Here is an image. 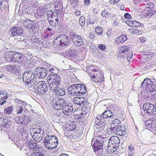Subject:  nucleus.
<instances>
[{
	"instance_id": "f257e3e1",
	"label": "nucleus",
	"mask_w": 156,
	"mask_h": 156,
	"mask_svg": "<svg viewBox=\"0 0 156 156\" xmlns=\"http://www.w3.org/2000/svg\"><path fill=\"white\" fill-rule=\"evenodd\" d=\"M4 58L8 62H17L22 66H26L27 61L23 60V56L16 52L8 51L6 53Z\"/></svg>"
},
{
	"instance_id": "f03ea898",
	"label": "nucleus",
	"mask_w": 156,
	"mask_h": 156,
	"mask_svg": "<svg viewBox=\"0 0 156 156\" xmlns=\"http://www.w3.org/2000/svg\"><path fill=\"white\" fill-rule=\"evenodd\" d=\"M108 139L105 135H99L97 138H93L91 141V144L94 152L98 151L102 149L104 143Z\"/></svg>"
},
{
	"instance_id": "7ed1b4c3",
	"label": "nucleus",
	"mask_w": 156,
	"mask_h": 156,
	"mask_svg": "<svg viewBox=\"0 0 156 156\" xmlns=\"http://www.w3.org/2000/svg\"><path fill=\"white\" fill-rule=\"evenodd\" d=\"M73 101L75 105H77L81 107V110L85 112H88L90 111V104L87 101V100L82 97H76L73 99Z\"/></svg>"
},
{
	"instance_id": "20e7f679",
	"label": "nucleus",
	"mask_w": 156,
	"mask_h": 156,
	"mask_svg": "<svg viewBox=\"0 0 156 156\" xmlns=\"http://www.w3.org/2000/svg\"><path fill=\"white\" fill-rule=\"evenodd\" d=\"M22 78L25 85L29 87H31L34 84H36V78L33 73L29 70L26 71L23 74Z\"/></svg>"
},
{
	"instance_id": "39448f33",
	"label": "nucleus",
	"mask_w": 156,
	"mask_h": 156,
	"mask_svg": "<svg viewBox=\"0 0 156 156\" xmlns=\"http://www.w3.org/2000/svg\"><path fill=\"white\" fill-rule=\"evenodd\" d=\"M108 143V153H112L118 149L120 143V140L118 137L112 136L109 139Z\"/></svg>"
},
{
	"instance_id": "423d86ee",
	"label": "nucleus",
	"mask_w": 156,
	"mask_h": 156,
	"mask_svg": "<svg viewBox=\"0 0 156 156\" xmlns=\"http://www.w3.org/2000/svg\"><path fill=\"white\" fill-rule=\"evenodd\" d=\"M44 143L47 146L48 149L51 150L57 147L58 145V138L54 135H48L45 137Z\"/></svg>"
},
{
	"instance_id": "0eeeda50",
	"label": "nucleus",
	"mask_w": 156,
	"mask_h": 156,
	"mask_svg": "<svg viewBox=\"0 0 156 156\" xmlns=\"http://www.w3.org/2000/svg\"><path fill=\"white\" fill-rule=\"evenodd\" d=\"M54 42L62 47L68 46L70 43V38L66 34H59L54 39Z\"/></svg>"
},
{
	"instance_id": "6e6552de",
	"label": "nucleus",
	"mask_w": 156,
	"mask_h": 156,
	"mask_svg": "<svg viewBox=\"0 0 156 156\" xmlns=\"http://www.w3.org/2000/svg\"><path fill=\"white\" fill-rule=\"evenodd\" d=\"M141 86L151 92L156 91V85L150 79H144Z\"/></svg>"
},
{
	"instance_id": "1a4fd4ad",
	"label": "nucleus",
	"mask_w": 156,
	"mask_h": 156,
	"mask_svg": "<svg viewBox=\"0 0 156 156\" xmlns=\"http://www.w3.org/2000/svg\"><path fill=\"white\" fill-rule=\"evenodd\" d=\"M104 116L102 114L100 116L95 118V123L94 125L96 128L103 130L105 128L107 118H104Z\"/></svg>"
},
{
	"instance_id": "9d476101",
	"label": "nucleus",
	"mask_w": 156,
	"mask_h": 156,
	"mask_svg": "<svg viewBox=\"0 0 156 156\" xmlns=\"http://www.w3.org/2000/svg\"><path fill=\"white\" fill-rule=\"evenodd\" d=\"M36 84L33 85L35 86V90L39 94H43L48 90V86L46 83L44 81H40L36 83Z\"/></svg>"
},
{
	"instance_id": "9b49d317",
	"label": "nucleus",
	"mask_w": 156,
	"mask_h": 156,
	"mask_svg": "<svg viewBox=\"0 0 156 156\" xmlns=\"http://www.w3.org/2000/svg\"><path fill=\"white\" fill-rule=\"evenodd\" d=\"M23 25L26 27V28L30 32H35L38 30V25L35 22H32L30 20L25 21Z\"/></svg>"
},
{
	"instance_id": "f8f14e48",
	"label": "nucleus",
	"mask_w": 156,
	"mask_h": 156,
	"mask_svg": "<svg viewBox=\"0 0 156 156\" xmlns=\"http://www.w3.org/2000/svg\"><path fill=\"white\" fill-rule=\"evenodd\" d=\"M9 34L11 36H23L24 31L22 28L20 27H12L9 32Z\"/></svg>"
},
{
	"instance_id": "ddd939ff",
	"label": "nucleus",
	"mask_w": 156,
	"mask_h": 156,
	"mask_svg": "<svg viewBox=\"0 0 156 156\" xmlns=\"http://www.w3.org/2000/svg\"><path fill=\"white\" fill-rule=\"evenodd\" d=\"M143 108L145 111H146L148 114L156 117V106H154V105L150 103L144 104Z\"/></svg>"
},
{
	"instance_id": "4468645a",
	"label": "nucleus",
	"mask_w": 156,
	"mask_h": 156,
	"mask_svg": "<svg viewBox=\"0 0 156 156\" xmlns=\"http://www.w3.org/2000/svg\"><path fill=\"white\" fill-rule=\"evenodd\" d=\"M34 72L37 77L41 79L44 78L48 74L46 69L44 68H37L34 70Z\"/></svg>"
},
{
	"instance_id": "2eb2a0df",
	"label": "nucleus",
	"mask_w": 156,
	"mask_h": 156,
	"mask_svg": "<svg viewBox=\"0 0 156 156\" xmlns=\"http://www.w3.org/2000/svg\"><path fill=\"white\" fill-rule=\"evenodd\" d=\"M80 86L79 84H73L69 86L67 88L68 93L71 96H79L78 95V86Z\"/></svg>"
},
{
	"instance_id": "dca6fc26",
	"label": "nucleus",
	"mask_w": 156,
	"mask_h": 156,
	"mask_svg": "<svg viewBox=\"0 0 156 156\" xmlns=\"http://www.w3.org/2000/svg\"><path fill=\"white\" fill-rule=\"evenodd\" d=\"M77 55L76 51L75 50L74 48L71 47L63 53L62 56L66 58H68L69 57L75 58Z\"/></svg>"
},
{
	"instance_id": "f3484780",
	"label": "nucleus",
	"mask_w": 156,
	"mask_h": 156,
	"mask_svg": "<svg viewBox=\"0 0 156 156\" xmlns=\"http://www.w3.org/2000/svg\"><path fill=\"white\" fill-rule=\"evenodd\" d=\"M74 105L71 103H68L63 108L62 112L64 114L66 115H71L73 110Z\"/></svg>"
},
{
	"instance_id": "a211bd4d",
	"label": "nucleus",
	"mask_w": 156,
	"mask_h": 156,
	"mask_svg": "<svg viewBox=\"0 0 156 156\" xmlns=\"http://www.w3.org/2000/svg\"><path fill=\"white\" fill-rule=\"evenodd\" d=\"M61 78L57 73H51L48 76L47 80L56 82L57 83H61Z\"/></svg>"
},
{
	"instance_id": "6ab92c4d",
	"label": "nucleus",
	"mask_w": 156,
	"mask_h": 156,
	"mask_svg": "<svg viewBox=\"0 0 156 156\" xmlns=\"http://www.w3.org/2000/svg\"><path fill=\"white\" fill-rule=\"evenodd\" d=\"M91 77L94 81L96 82H101L104 80L103 75L100 71H98L96 73H94Z\"/></svg>"
},
{
	"instance_id": "aec40b11",
	"label": "nucleus",
	"mask_w": 156,
	"mask_h": 156,
	"mask_svg": "<svg viewBox=\"0 0 156 156\" xmlns=\"http://www.w3.org/2000/svg\"><path fill=\"white\" fill-rule=\"evenodd\" d=\"M146 127L151 129L155 128L156 126V120L154 118H151L144 122Z\"/></svg>"
},
{
	"instance_id": "412c9836",
	"label": "nucleus",
	"mask_w": 156,
	"mask_h": 156,
	"mask_svg": "<svg viewBox=\"0 0 156 156\" xmlns=\"http://www.w3.org/2000/svg\"><path fill=\"white\" fill-rule=\"evenodd\" d=\"M62 99H58L57 98H53L51 101L52 106L57 110H60L61 108V101Z\"/></svg>"
},
{
	"instance_id": "4be33fe9",
	"label": "nucleus",
	"mask_w": 156,
	"mask_h": 156,
	"mask_svg": "<svg viewBox=\"0 0 156 156\" xmlns=\"http://www.w3.org/2000/svg\"><path fill=\"white\" fill-rule=\"evenodd\" d=\"M31 118L29 115L24 116L22 119H18L16 122L19 124L21 125H27L31 121Z\"/></svg>"
},
{
	"instance_id": "5701e85b",
	"label": "nucleus",
	"mask_w": 156,
	"mask_h": 156,
	"mask_svg": "<svg viewBox=\"0 0 156 156\" xmlns=\"http://www.w3.org/2000/svg\"><path fill=\"white\" fill-rule=\"evenodd\" d=\"M12 121L8 119L0 118V125L4 127L8 128L11 125Z\"/></svg>"
},
{
	"instance_id": "b1692460",
	"label": "nucleus",
	"mask_w": 156,
	"mask_h": 156,
	"mask_svg": "<svg viewBox=\"0 0 156 156\" xmlns=\"http://www.w3.org/2000/svg\"><path fill=\"white\" fill-rule=\"evenodd\" d=\"M47 82L48 85V87L50 90H55L56 89H57L61 85V83H57L56 82L52 81L51 80H48Z\"/></svg>"
},
{
	"instance_id": "393cba45",
	"label": "nucleus",
	"mask_w": 156,
	"mask_h": 156,
	"mask_svg": "<svg viewBox=\"0 0 156 156\" xmlns=\"http://www.w3.org/2000/svg\"><path fill=\"white\" fill-rule=\"evenodd\" d=\"M125 22L126 24L132 27H140L141 24V23L138 21L129 20H126Z\"/></svg>"
},
{
	"instance_id": "a878e982",
	"label": "nucleus",
	"mask_w": 156,
	"mask_h": 156,
	"mask_svg": "<svg viewBox=\"0 0 156 156\" xmlns=\"http://www.w3.org/2000/svg\"><path fill=\"white\" fill-rule=\"evenodd\" d=\"M119 126L120 125H118L116 126V125H114V124H111L110 131L112 133H115L117 134L120 135V136H122V135H123L124 134V132L121 133L120 131L119 132Z\"/></svg>"
},
{
	"instance_id": "bb28decb",
	"label": "nucleus",
	"mask_w": 156,
	"mask_h": 156,
	"mask_svg": "<svg viewBox=\"0 0 156 156\" xmlns=\"http://www.w3.org/2000/svg\"><path fill=\"white\" fill-rule=\"evenodd\" d=\"M45 14V11L44 9L42 8H38L37 9L36 12L35 13L34 16L37 19H40V17H41Z\"/></svg>"
},
{
	"instance_id": "cd10ccee",
	"label": "nucleus",
	"mask_w": 156,
	"mask_h": 156,
	"mask_svg": "<svg viewBox=\"0 0 156 156\" xmlns=\"http://www.w3.org/2000/svg\"><path fill=\"white\" fill-rule=\"evenodd\" d=\"M6 70L16 75L18 73L17 67L15 65H8L6 67Z\"/></svg>"
},
{
	"instance_id": "c85d7f7f",
	"label": "nucleus",
	"mask_w": 156,
	"mask_h": 156,
	"mask_svg": "<svg viewBox=\"0 0 156 156\" xmlns=\"http://www.w3.org/2000/svg\"><path fill=\"white\" fill-rule=\"evenodd\" d=\"M32 128L33 129V134H43L44 131L42 129L41 126L37 125H33Z\"/></svg>"
},
{
	"instance_id": "c756f323",
	"label": "nucleus",
	"mask_w": 156,
	"mask_h": 156,
	"mask_svg": "<svg viewBox=\"0 0 156 156\" xmlns=\"http://www.w3.org/2000/svg\"><path fill=\"white\" fill-rule=\"evenodd\" d=\"M83 37L82 36H80L78 38L76 39L75 41L73 43V44L77 47L80 46L84 45V41Z\"/></svg>"
},
{
	"instance_id": "7c9ffc66",
	"label": "nucleus",
	"mask_w": 156,
	"mask_h": 156,
	"mask_svg": "<svg viewBox=\"0 0 156 156\" xmlns=\"http://www.w3.org/2000/svg\"><path fill=\"white\" fill-rule=\"evenodd\" d=\"M108 108L114 115H115V116L118 115L119 107L117 105H111Z\"/></svg>"
},
{
	"instance_id": "2f4dec72",
	"label": "nucleus",
	"mask_w": 156,
	"mask_h": 156,
	"mask_svg": "<svg viewBox=\"0 0 156 156\" xmlns=\"http://www.w3.org/2000/svg\"><path fill=\"white\" fill-rule=\"evenodd\" d=\"M127 39L126 35H122L116 38L115 42L117 44H119L120 43H122L125 41Z\"/></svg>"
},
{
	"instance_id": "473e14b6",
	"label": "nucleus",
	"mask_w": 156,
	"mask_h": 156,
	"mask_svg": "<svg viewBox=\"0 0 156 156\" xmlns=\"http://www.w3.org/2000/svg\"><path fill=\"white\" fill-rule=\"evenodd\" d=\"M80 86H78V94L79 95H82L86 92V88L83 84H79Z\"/></svg>"
},
{
	"instance_id": "72a5a7b5",
	"label": "nucleus",
	"mask_w": 156,
	"mask_h": 156,
	"mask_svg": "<svg viewBox=\"0 0 156 156\" xmlns=\"http://www.w3.org/2000/svg\"><path fill=\"white\" fill-rule=\"evenodd\" d=\"M54 91L55 92L56 95L59 96H63L65 94V89L63 88L58 87L57 89H56Z\"/></svg>"
},
{
	"instance_id": "f704fd0d",
	"label": "nucleus",
	"mask_w": 156,
	"mask_h": 156,
	"mask_svg": "<svg viewBox=\"0 0 156 156\" xmlns=\"http://www.w3.org/2000/svg\"><path fill=\"white\" fill-rule=\"evenodd\" d=\"M80 36L78 35L76 32L73 31H71L69 33L70 39L71 40L73 43Z\"/></svg>"
},
{
	"instance_id": "c9c22d12",
	"label": "nucleus",
	"mask_w": 156,
	"mask_h": 156,
	"mask_svg": "<svg viewBox=\"0 0 156 156\" xmlns=\"http://www.w3.org/2000/svg\"><path fill=\"white\" fill-rule=\"evenodd\" d=\"M108 108H107V110H105L104 112L102 114V116H104V118H107V119L111 118L114 116V115L111 112Z\"/></svg>"
},
{
	"instance_id": "e433bc0d",
	"label": "nucleus",
	"mask_w": 156,
	"mask_h": 156,
	"mask_svg": "<svg viewBox=\"0 0 156 156\" xmlns=\"http://www.w3.org/2000/svg\"><path fill=\"white\" fill-rule=\"evenodd\" d=\"M130 47L129 45L127 46L123 45L121 47L119 51V53L121 54L124 53L125 54L130 49Z\"/></svg>"
},
{
	"instance_id": "4c0bfd02",
	"label": "nucleus",
	"mask_w": 156,
	"mask_h": 156,
	"mask_svg": "<svg viewBox=\"0 0 156 156\" xmlns=\"http://www.w3.org/2000/svg\"><path fill=\"white\" fill-rule=\"evenodd\" d=\"M37 143L36 141L31 140L29 143L28 146L31 149H34L35 150L37 147Z\"/></svg>"
},
{
	"instance_id": "58836bf2",
	"label": "nucleus",
	"mask_w": 156,
	"mask_h": 156,
	"mask_svg": "<svg viewBox=\"0 0 156 156\" xmlns=\"http://www.w3.org/2000/svg\"><path fill=\"white\" fill-rule=\"evenodd\" d=\"M145 11V13L148 17L152 16L153 15H154L156 13L155 11L153 9H146Z\"/></svg>"
},
{
	"instance_id": "ea45409f",
	"label": "nucleus",
	"mask_w": 156,
	"mask_h": 156,
	"mask_svg": "<svg viewBox=\"0 0 156 156\" xmlns=\"http://www.w3.org/2000/svg\"><path fill=\"white\" fill-rule=\"evenodd\" d=\"M32 138L33 139H34L35 141L38 142L41 141L42 138V136L40 134H33Z\"/></svg>"
},
{
	"instance_id": "a19ab883",
	"label": "nucleus",
	"mask_w": 156,
	"mask_h": 156,
	"mask_svg": "<svg viewBox=\"0 0 156 156\" xmlns=\"http://www.w3.org/2000/svg\"><path fill=\"white\" fill-rule=\"evenodd\" d=\"M95 31L96 34L98 35H101L103 33L102 28L98 26L95 29Z\"/></svg>"
},
{
	"instance_id": "79ce46f5",
	"label": "nucleus",
	"mask_w": 156,
	"mask_h": 156,
	"mask_svg": "<svg viewBox=\"0 0 156 156\" xmlns=\"http://www.w3.org/2000/svg\"><path fill=\"white\" fill-rule=\"evenodd\" d=\"M76 126L74 123H71L69 124L68 126L67 127L66 129L67 131H72L76 128Z\"/></svg>"
},
{
	"instance_id": "37998d69",
	"label": "nucleus",
	"mask_w": 156,
	"mask_h": 156,
	"mask_svg": "<svg viewBox=\"0 0 156 156\" xmlns=\"http://www.w3.org/2000/svg\"><path fill=\"white\" fill-rule=\"evenodd\" d=\"M13 110V107L12 106H10L9 107L6 108L5 109L4 112L5 114H10L12 113V112Z\"/></svg>"
},
{
	"instance_id": "c03bdc74",
	"label": "nucleus",
	"mask_w": 156,
	"mask_h": 156,
	"mask_svg": "<svg viewBox=\"0 0 156 156\" xmlns=\"http://www.w3.org/2000/svg\"><path fill=\"white\" fill-rule=\"evenodd\" d=\"M49 23V24L50 25L51 27H52L53 28H55L56 26L58 25V21H54L53 20H48Z\"/></svg>"
},
{
	"instance_id": "a18cd8bd",
	"label": "nucleus",
	"mask_w": 156,
	"mask_h": 156,
	"mask_svg": "<svg viewBox=\"0 0 156 156\" xmlns=\"http://www.w3.org/2000/svg\"><path fill=\"white\" fill-rule=\"evenodd\" d=\"M58 16L57 12H53L51 10H48L47 12V17H53Z\"/></svg>"
},
{
	"instance_id": "49530a36",
	"label": "nucleus",
	"mask_w": 156,
	"mask_h": 156,
	"mask_svg": "<svg viewBox=\"0 0 156 156\" xmlns=\"http://www.w3.org/2000/svg\"><path fill=\"white\" fill-rule=\"evenodd\" d=\"M16 111L17 114H21L23 111V109L22 106H18L16 107Z\"/></svg>"
},
{
	"instance_id": "de8ad7c7",
	"label": "nucleus",
	"mask_w": 156,
	"mask_h": 156,
	"mask_svg": "<svg viewBox=\"0 0 156 156\" xmlns=\"http://www.w3.org/2000/svg\"><path fill=\"white\" fill-rule=\"evenodd\" d=\"M79 22L80 25L82 26L84 25L85 22V19L83 16H81L79 20Z\"/></svg>"
},
{
	"instance_id": "09e8293b",
	"label": "nucleus",
	"mask_w": 156,
	"mask_h": 156,
	"mask_svg": "<svg viewBox=\"0 0 156 156\" xmlns=\"http://www.w3.org/2000/svg\"><path fill=\"white\" fill-rule=\"evenodd\" d=\"M111 124H114L116 126L120 125L121 124L120 121L118 119H116L112 122Z\"/></svg>"
},
{
	"instance_id": "8fccbe9b",
	"label": "nucleus",
	"mask_w": 156,
	"mask_h": 156,
	"mask_svg": "<svg viewBox=\"0 0 156 156\" xmlns=\"http://www.w3.org/2000/svg\"><path fill=\"white\" fill-rule=\"evenodd\" d=\"M129 31L132 34H137L138 33V30L135 28H130L129 29Z\"/></svg>"
},
{
	"instance_id": "3c124183",
	"label": "nucleus",
	"mask_w": 156,
	"mask_h": 156,
	"mask_svg": "<svg viewBox=\"0 0 156 156\" xmlns=\"http://www.w3.org/2000/svg\"><path fill=\"white\" fill-rule=\"evenodd\" d=\"M47 20H53L54 21H56L57 22L59 21L58 20V16H55L53 17H47Z\"/></svg>"
},
{
	"instance_id": "603ef678",
	"label": "nucleus",
	"mask_w": 156,
	"mask_h": 156,
	"mask_svg": "<svg viewBox=\"0 0 156 156\" xmlns=\"http://www.w3.org/2000/svg\"><path fill=\"white\" fill-rule=\"evenodd\" d=\"M62 101H61V108L60 110L63 109V108L65 107V106H66L67 103H66V102L62 99Z\"/></svg>"
},
{
	"instance_id": "864d4df0",
	"label": "nucleus",
	"mask_w": 156,
	"mask_h": 156,
	"mask_svg": "<svg viewBox=\"0 0 156 156\" xmlns=\"http://www.w3.org/2000/svg\"><path fill=\"white\" fill-rule=\"evenodd\" d=\"M119 132L120 131L121 133H122L124 132V134L122 136H124L126 133V131L125 130V128L123 126L122 127L121 126H119Z\"/></svg>"
},
{
	"instance_id": "5fc2aeb1",
	"label": "nucleus",
	"mask_w": 156,
	"mask_h": 156,
	"mask_svg": "<svg viewBox=\"0 0 156 156\" xmlns=\"http://www.w3.org/2000/svg\"><path fill=\"white\" fill-rule=\"evenodd\" d=\"M101 15L103 17L108 18L110 14L107 10H104L102 12Z\"/></svg>"
},
{
	"instance_id": "6e6d98bb",
	"label": "nucleus",
	"mask_w": 156,
	"mask_h": 156,
	"mask_svg": "<svg viewBox=\"0 0 156 156\" xmlns=\"http://www.w3.org/2000/svg\"><path fill=\"white\" fill-rule=\"evenodd\" d=\"M34 7L33 6L30 7V8H29V9H27V10L26 11V13L28 14H31L34 12Z\"/></svg>"
},
{
	"instance_id": "4d7b16f0",
	"label": "nucleus",
	"mask_w": 156,
	"mask_h": 156,
	"mask_svg": "<svg viewBox=\"0 0 156 156\" xmlns=\"http://www.w3.org/2000/svg\"><path fill=\"white\" fill-rule=\"evenodd\" d=\"M154 7V5L152 3H149L145 5V8L146 9H152Z\"/></svg>"
},
{
	"instance_id": "13d9d810",
	"label": "nucleus",
	"mask_w": 156,
	"mask_h": 156,
	"mask_svg": "<svg viewBox=\"0 0 156 156\" xmlns=\"http://www.w3.org/2000/svg\"><path fill=\"white\" fill-rule=\"evenodd\" d=\"M98 48L101 50H104L106 49V46L103 44H99L98 46Z\"/></svg>"
},
{
	"instance_id": "bf43d9fd",
	"label": "nucleus",
	"mask_w": 156,
	"mask_h": 156,
	"mask_svg": "<svg viewBox=\"0 0 156 156\" xmlns=\"http://www.w3.org/2000/svg\"><path fill=\"white\" fill-rule=\"evenodd\" d=\"M83 112H81L80 114H78V117H79V118L81 119V118H83L84 117V116L85 114H87L88 112H87L86 113H85L84 111H83L82 110Z\"/></svg>"
},
{
	"instance_id": "052dcab7",
	"label": "nucleus",
	"mask_w": 156,
	"mask_h": 156,
	"mask_svg": "<svg viewBox=\"0 0 156 156\" xmlns=\"http://www.w3.org/2000/svg\"><path fill=\"white\" fill-rule=\"evenodd\" d=\"M6 99H5L0 97V105H3L6 102Z\"/></svg>"
},
{
	"instance_id": "680f3d73",
	"label": "nucleus",
	"mask_w": 156,
	"mask_h": 156,
	"mask_svg": "<svg viewBox=\"0 0 156 156\" xmlns=\"http://www.w3.org/2000/svg\"><path fill=\"white\" fill-rule=\"evenodd\" d=\"M55 10H56L57 9H58V10H63V7L62 5L60 4V5H58L57 6H56L55 8Z\"/></svg>"
},
{
	"instance_id": "e2e57ef3",
	"label": "nucleus",
	"mask_w": 156,
	"mask_h": 156,
	"mask_svg": "<svg viewBox=\"0 0 156 156\" xmlns=\"http://www.w3.org/2000/svg\"><path fill=\"white\" fill-rule=\"evenodd\" d=\"M32 44L34 45H37L40 43V41L37 39H35L32 41Z\"/></svg>"
},
{
	"instance_id": "0e129e2a",
	"label": "nucleus",
	"mask_w": 156,
	"mask_h": 156,
	"mask_svg": "<svg viewBox=\"0 0 156 156\" xmlns=\"http://www.w3.org/2000/svg\"><path fill=\"white\" fill-rule=\"evenodd\" d=\"M57 13V14L59 16H62L63 15V10H59L58 9L55 10Z\"/></svg>"
},
{
	"instance_id": "69168bd1",
	"label": "nucleus",
	"mask_w": 156,
	"mask_h": 156,
	"mask_svg": "<svg viewBox=\"0 0 156 156\" xmlns=\"http://www.w3.org/2000/svg\"><path fill=\"white\" fill-rule=\"evenodd\" d=\"M124 17L126 19H130L131 18V16L128 13H126L125 14Z\"/></svg>"
},
{
	"instance_id": "338daca9",
	"label": "nucleus",
	"mask_w": 156,
	"mask_h": 156,
	"mask_svg": "<svg viewBox=\"0 0 156 156\" xmlns=\"http://www.w3.org/2000/svg\"><path fill=\"white\" fill-rule=\"evenodd\" d=\"M133 56V54L131 53H129L127 54V58L129 61H130V59Z\"/></svg>"
},
{
	"instance_id": "774afa93",
	"label": "nucleus",
	"mask_w": 156,
	"mask_h": 156,
	"mask_svg": "<svg viewBox=\"0 0 156 156\" xmlns=\"http://www.w3.org/2000/svg\"><path fill=\"white\" fill-rule=\"evenodd\" d=\"M134 153V151H129L128 155L129 156H133Z\"/></svg>"
}]
</instances>
